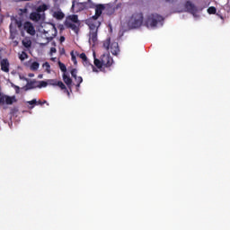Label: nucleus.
<instances>
[{"instance_id":"f257e3e1","label":"nucleus","mask_w":230,"mask_h":230,"mask_svg":"<svg viewBox=\"0 0 230 230\" xmlns=\"http://www.w3.org/2000/svg\"><path fill=\"white\" fill-rule=\"evenodd\" d=\"M93 64L98 71H103V67H111L114 64V59L111 57V54H102L100 58H96V54L93 53Z\"/></svg>"},{"instance_id":"f03ea898","label":"nucleus","mask_w":230,"mask_h":230,"mask_svg":"<svg viewBox=\"0 0 230 230\" xmlns=\"http://www.w3.org/2000/svg\"><path fill=\"white\" fill-rule=\"evenodd\" d=\"M64 25L66 28L72 30L76 35H78V31H80V20H78L77 14H70L66 16Z\"/></svg>"},{"instance_id":"7ed1b4c3","label":"nucleus","mask_w":230,"mask_h":230,"mask_svg":"<svg viewBox=\"0 0 230 230\" xmlns=\"http://www.w3.org/2000/svg\"><path fill=\"white\" fill-rule=\"evenodd\" d=\"M163 21H164V18L161 14L151 13L147 15L145 26L146 28H157V24L163 22Z\"/></svg>"},{"instance_id":"20e7f679","label":"nucleus","mask_w":230,"mask_h":230,"mask_svg":"<svg viewBox=\"0 0 230 230\" xmlns=\"http://www.w3.org/2000/svg\"><path fill=\"white\" fill-rule=\"evenodd\" d=\"M143 21V13H134L128 20V26L132 29L141 28Z\"/></svg>"},{"instance_id":"39448f33","label":"nucleus","mask_w":230,"mask_h":230,"mask_svg":"<svg viewBox=\"0 0 230 230\" xmlns=\"http://www.w3.org/2000/svg\"><path fill=\"white\" fill-rule=\"evenodd\" d=\"M103 48L104 49H106V51H109V49H111V55H114L115 57H118V55H119V45L116 41L111 42V37L107 38L103 41Z\"/></svg>"},{"instance_id":"423d86ee","label":"nucleus","mask_w":230,"mask_h":230,"mask_svg":"<svg viewBox=\"0 0 230 230\" xmlns=\"http://www.w3.org/2000/svg\"><path fill=\"white\" fill-rule=\"evenodd\" d=\"M48 10V5L47 4H42L40 5L37 9L36 12H32L30 14V19L31 21H33L34 22H39V21H44V13L41 14L40 13L46 12Z\"/></svg>"},{"instance_id":"0eeeda50","label":"nucleus","mask_w":230,"mask_h":230,"mask_svg":"<svg viewBox=\"0 0 230 230\" xmlns=\"http://www.w3.org/2000/svg\"><path fill=\"white\" fill-rule=\"evenodd\" d=\"M13 103H17V98L15 95L10 96L4 94L1 92L0 88V105L3 107L4 105H13Z\"/></svg>"},{"instance_id":"6e6552de","label":"nucleus","mask_w":230,"mask_h":230,"mask_svg":"<svg viewBox=\"0 0 230 230\" xmlns=\"http://www.w3.org/2000/svg\"><path fill=\"white\" fill-rule=\"evenodd\" d=\"M184 9H185V12H188L189 13H191L192 15H195V13H197V6H195V4H192L191 1H190V0L185 2Z\"/></svg>"},{"instance_id":"1a4fd4ad","label":"nucleus","mask_w":230,"mask_h":230,"mask_svg":"<svg viewBox=\"0 0 230 230\" xmlns=\"http://www.w3.org/2000/svg\"><path fill=\"white\" fill-rule=\"evenodd\" d=\"M72 12H75L78 13V12H84V4L83 2H76V0L72 1Z\"/></svg>"},{"instance_id":"9d476101","label":"nucleus","mask_w":230,"mask_h":230,"mask_svg":"<svg viewBox=\"0 0 230 230\" xmlns=\"http://www.w3.org/2000/svg\"><path fill=\"white\" fill-rule=\"evenodd\" d=\"M23 30L25 31H27V33L29 35H35L36 31H35V27L33 26V23H31V22H25L23 23Z\"/></svg>"},{"instance_id":"9b49d317","label":"nucleus","mask_w":230,"mask_h":230,"mask_svg":"<svg viewBox=\"0 0 230 230\" xmlns=\"http://www.w3.org/2000/svg\"><path fill=\"white\" fill-rule=\"evenodd\" d=\"M63 81L69 89L70 93H73V79L67 74H63Z\"/></svg>"},{"instance_id":"f8f14e48","label":"nucleus","mask_w":230,"mask_h":230,"mask_svg":"<svg viewBox=\"0 0 230 230\" xmlns=\"http://www.w3.org/2000/svg\"><path fill=\"white\" fill-rule=\"evenodd\" d=\"M27 103H28V105H30L29 106V109L31 111V109H33L34 107H35V105H40V106H42V105H44L45 103H48V102L47 101H37V99H32L31 101H29V102H27Z\"/></svg>"},{"instance_id":"ddd939ff","label":"nucleus","mask_w":230,"mask_h":230,"mask_svg":"<svg viewBox=\"0 0 230 230\" xmlns=\"http://www.w3.org/2000/svg\"><path fill=\"white\" fill-rule=\"evenodd\" d=\"M1 70L4 71V73H10V62L7 58H4L1 61Z\"/></svg>"},{"instance_id":"4468645a","label":"nucleus","mask_w":230,"mask_h":230,"mask_svg":"<svg viewBox=\"0 0 230 230\" xmlns=\"http://www.w3.org/2000/svg\"><path fill=\"white\" fill-rule=\"evenodd\" d=\"M49 31L51 32V33H53L51 36H49V35H48L47 36V43H44V44H42V46H46V44H48L49 42H51V40H53V39H55V37H57V29L55 28V27H53L51 30H49V31H44V33H45V35H46V33H49Z\"/></svg>"},{"instance_id":"2eb2a0df","label":"nucleus","mask_w":230,"mask_h":230,"mask_svg":"<svg viewBox=\"0 0 230 230\" xmlns=\"http://www.w3.org/2000/svg\"><path fill=\"white\" fill-rule=\"evenodd\" d=\"M97 41H98V32H89L90 44H93V46H94V44H96Z\"/></svg>"},{"instance_id":"dca6fc26","label":"nucleus","mask_w":230,"mask_h":230,"mask_svg":"<svg viewBox=\"0 0 230 230\" xmlns=\"http://www.w3.org/2000/svg\"><path fill=\"white\" fill-rule=\"evenodd\" d=\"M95 4L93 3V0H87L83 2V10H91L94 9Z\"/></svg>"},{"instance_id":"f3484780","label":"nucleus","mask_w":230,"mask_h":230,"mask_svg":"<svg viewBox=\"0 0 230 230\" xmlns=\"http://www.w3.org/2000/svg\"><path fill=\"white\" fill-rule=\"evenodd\" d=\"M84 67H91L93 73H100V70H98L96 66H94V65H93V64H91V62H89V58L86 59V61H84Z\"/></svg>"},{"instance_id":"a211bd4d","label":"nucleus","mask_w":230,"mask_h":230,"mask_svg":"<svg viewBox=\"0 0 230 230\" xmlns=\"http://www.w3.org/2000/svg\"><path fill=\"white\" fill-rule=\"evenodd\" d=\"M94 9H95V13H97V15L102 16V13H103V10H105V4H95Z\"/></svg>"},{"instance_id":"6ab92c4d","label":"nucleus","mask_w":230,"mask_h":230,"mask_svg":"<svg viewBox=\"0 0 230 230\" xmlns=\"http://www.w3.org/2000/svg\"><path fill=\"white\" fill-rule=\"evenodd\" d=\"M100 27V22H91L89 24L90 32H98V28Z\"/></svg>"},{"instance_id":"aec40b11","label":"nucleus","mask_w":230,"mask_h":230,"mask_svg":"<svg viewBox=\"0 0 230 230\" xmlns=\"http://www.w3.org/2000/svg\"><path fill=\"white\" fill-rule=\"evenodd\" d=\"M47 82L48 85H53V87H60L59 84H64L62 81H58L57 79H49Z\"/></svg>"},{"instance_id":"412c9836","label":"nucleus","mask_w":230,"mask_h":230,"mask_svg":"<svg viewBox=\"0 0 230 230\" xmlns=\"http://www.w3.org/2000/svg\"><path fill=\"white\" fill-rule=\"evenodd\" d=\"M53 17L55 19H57L58 21H62V19H64V17H66V14H64L62 13V11H57V12H54Z\"/></svg>"},{"instance_id":"4be33fe9","label":"nucleus","mask_w":230,"mask_h":230,"mask_svg":"<svg viewBox=\"0 0 230 230\" xmlns=\"http://www.w3.org/2000/svg\"><path fill=\"white\" fill-rule=\"evenodd\" d=\"M59 88L61 89V91H63L66 94H67L68 98L71 97V92H69V90H67V87L66 86V84L64 83H59Z\"/></svg>"},{"instance_id":"5701e85b","label":"nucleus","mask_w":230,"mask_h":230,"mask_svg":"<svg viewBox=\"0 0 230 230\" xmlns=\"http://www.w3.org/2000/svg\"><path fill=\"white\" fill-rule=\"evenodd\" d=\"M25 91H31V89H35V81H30L25 85Z\"/></svg>"},{"instance_id":"b1692460","label":"nucleus","mask_w":230,"mask_h":230,"mask_svg":"<svg viewBox=\"0 0 230 230\" xmlns=\"http://www.w3.org/2000/svg\"><path fill=\"white\" fill-rule=\"evenodd\" d=\"M22 46H24V48H26L27 49L31 48V40L30 39H24L22 41Z\"/></svg>"},{"instance_id":"393cba45","label":"nucleus","mask_w":230,"mask_h":230,"mask_svg":"<svg viewBox=\"0 0 230 230\" xmlns=\"http://www.w3.org/2000/svg\"><path fill=\"white\" fill-rule=\"evenodd\" d=\"M58 66H59V69L60 71H62L63 75L67 74V67L66 66V65L60 61H58Z\"/></svg>"},{"instance_id":"a878e982","label":"nucleus","mask_w":230,"mask_h":230,"mask_svg":"<svg viewBox=\"0 0 230 230\" xmlns=\"http://www.w3.org/2000/svg\"><path fill=\"white\" fill-rule=\"evenodd\" d=\"M40 66V65L39 64V62H37V61L32 62L30 66L31 71H37L39 69Z\"/></svg>"},{"instance_id":"bb28decb","label":"nucleus","mask_w":230,"mask_h":230,"mask_svg":"<svg viewBox=\"0 0 230 230\" xmlns=\"http://www.w3.org/2000/svg\"><path fill=\"white\" fill-rule=\"evenodd\" d=\"M208 13H209L210 15L217 13V8L215 6L208 7Z\"/></svg>"},{"instance_id":"cd10ccee","label":"nucleus","mask_w":230,"mask_h":230,"mask_svg":"<svg viewBox=\"0 0 230 230\" xmlns=\"http://www.w3.org/2000/svg\"><path fill=\"white\" fill-rule=\"evenodd\" d=\"M20 60H26L28 58V54L24 51L22 52V54L19 56Z\"/></svg>"},{"instance_id":"c85d7f7f","label":"nucleus","mask_w":230,"mask_h":230,"mask_svg":"<svg viewBox=\"0 0 230 230\" xmlns=\"http://www.w3.org/2000/svg\"><path fill=\"white\" fill-rule=\"evenodd\" d=\"M38 87L40 89H41V87H48V81H40V84L38 85Z\"/></svg>"},{"instance_id":"c756f323","label":"nucleus","mask_w":230,"mask_h":230,"mask_svg":"<svg viewBox=\"0 0 230 230\" xmlns=\"http://www.w3.org/2000/svg\"><path fill=\"white\" fill-rule=\"evenodd\" d=\"M78 73V70H76V68H73L71 71H70V74L72 75L73 78H76V75Z\"/></svg>"},{"instance_id":"7c9ffc66","label":"nucleus","mask_w":230,"mask_h":230,"mask_svg":"<svg viewBox=\"0 0 230 230\" xmlns=\"http://www.w3.org/2000/svg\"><path fill=\"white\" fill-rule=\"evenodd\" d=\"M15 24L18 26L19 30L22 28V21L15 19Z\"/></svg>"},{"instance_id":"2f4dec72","label":"nucleus","mask_w":230,"mask_h":230,"mask_svg":"<svg viewBox=\"0 0 230 230\" xmlns=\"http://www.w3.org/2000/svg\"><path fill=\"white\" fill-rule=\"evenodd\" d=\"M79 58H82L83 59V62H87V55H85V53H81L80 55H79Z\"/></svg>"},{"instance_id":"473e14b6","label":"nucleus","mask_w":230,"mask_h":230,"mask_svg":"<svg viewBox=\"0 0 230 230\" xmlns=\"http://www.w3.org/2000/svg\"><path fill=\"white\" fill-rule=\"evenodd\" d=\"M76 84H82V82H84V78H82V76H76V77H74Z\"/></svg>"},{"instance_id":"72a5a7b5","label":"nucleus","mask_w":230,"mask_h":230,"mask_svg":"<svg viewBox=\"0 0 230 230\" xmlns=\"http://www.w3.org/2000/svg\"><path fill=\"white\" fill-rule=\"evenodd\" d=\"M71 58H72V62L76 66V64H77L76 56H75V54L73 52H71Z\"/></svg>"},{"instance_id":"f704fd0d","label":"nucleus","mask_w":230,"mask_h":230,"mask_svg":"<svg viewBox=\"0 0 230 230\" xmlns=\"http://www.w3.org/2000/svg\"><path fill=\"white\" fill-rule=\"evenodd\" d=\"M43 67H46V69L48 70V69H50L51 66H49V62H45V63L43 64Z\"/></svg>"},{"instance_id":"c9c22d12","label":"nucleus","mask_w":230,"mask_h":230,"mask_svg":"<svg viewBox=\"0 0 230 230\" xmlns=\"http://www.w3.org/2000/svg\"><path fill=\"white\" fill-rule=\"evenodd\" d=\"M101 15H98L97 13L93 16V21H98V18H100Z\"/></svg>"},{"instance_id":"e433bc0d","label":"nucleus","mask_w":230,"mask_h":230,"mask_svg":"<svg viewBox=\"0 0 230 230\" xmlns=\"http://www.w3.org/2000/svg\"><path fill=\"white\" fill-rule=\"evenodd\" d=\"M22 13H28V8L20 9Z\"/></svg>"},{"instance_id":"4c0bfd02","label":"nucleus","mask_w":230,"mask_h":230,"mask_svg":"<svg viewBox=\"0 0 230 230\" xmlns=\"http://www.w3.org/2000/svg\"><path fill=\"white\" fill-rule=\"evenodd\" d=\"M50 53H51V55H53V53H57V49L55 47H52L50 49Z\"/></svg>"},{"instance_id":"58836bf2","label":"nucleus","mask_w":230,"mask_h":230,"mask_svg":"<svg viewBox=\"0 0 230 230\" xmlns=\"http://www.w3.org/2000/svg\"><path fill=\"white\" fill-rule=\"evenodd\" d=\"M59 40H60V42H64L66 40V37L61 36Z\"/></svg>"},{"instance_id":"ea45409f","label":"nucleus","mask_w":230,"mask_h":230,"mask_svg":"<svg viewBox=\"0 0 230 230\" xmlns=\"http://www.w3.org/2000/svg\"><path fill=\"white\" fill-rule=\"evenodd\" d=\"M14 89H15L16 93H19V89H20V87L17 86V85H14Z\"/></svg>"},{"instance_id":"a19ab883","label":"nucleus","mask_w":230,"mask_h":230,"mask_svg":"<svg viewBox=\"0 0 230 230\" xmlns=\"http://www.w3.org/2000/svg\"><path fill=\"white\" fill-rule=\"evenodd\" d=\"M177 0H165L166 3H175Z\"/></svg>"},{"instance_id":"79ce46f5","label":"nucleus","mask_w":230,"mask_h":230,"mask_svg":"<svg viewBox=\"0 0 230 230\" xmlns=\"http://www.w3.org/2000/svg\"><path fill=\"white\" fill-rule=\"evenodd\" d=\"M80 84H81V83H77V84H75V87H76L77 91H78V89H80Z\"/></svg>"},{"instance_id":"37998d69","label":"nucleus","mask_w":230,"mask_h":230,"mask_svg":"<svg viewBox=\"0 0 230 230\" xmlns=\"http://www.w3.org/2000/svg\"><path fill=\"white\" fill-rule=\"evenodd\" d=\"M15 111H17V109H16V108L12 109V110H11V112H12V113H13V112H15Z\"/></svg>"},{"instance_id":"c03bdc74","label":"nucleus","mask_w":230,"mask_h":230,"mask_svg":"<svg viewBox=\"0 0 230 230\" xmlns=\"http://www.w3.org/2000/svg\"><path fill=\"white\" fill-rule=\"evenodd\" d=\"M52 46H57V44L55 42H52Z\"/></svg>"},{"instance_id":"a18cd8bd","label":"nucleus","mask_w":230,"mask_h":230,"mask_svg":"<svg viewBox=\"0 0 230 230\" xmlns=\"http://www.w3.org/2000/svg\"><path fill=\"white\" fill-rule=\"evenodd\" d=\"M10 30H12V23L9 25Z\"/></svg>"},{"instance_id":"49530a36","label":"nucleus","mask_w":230,"mask_h":230,"mask_svg":"<svg viewBox=\"0 0 230 230\" xmlns=\"http://www.w3.org/2000/svg\"><path fill=\"white\" fill-rule=\"evenodd\" d=\"M64 51H65L64 49H63V50H61V53H64Z\"/></svg>"},{"instance_id":"de8ad7c7","label":"nucleus","mask_w":230,"mask_h":230,"mask_svg":"<svg viewBox=\"0 0 230 230\" xmlns=\"http://www.w3.org/2000/svg\"><path fill=\"white\" fill-rule=\"evenodd\" d=\"M64 51H65L64 49H63V50H61V53H64Z\"/></svg>"},{"instance_id":"09e8293b","label":"nucleus","mask_w":230,"mask_h":230,"mask_svg":"<svg viewBox=\"0 0 230 230\" xmlns=\"http://www.w3.org/2000/svg\"><path fill=\"white\" fill-rule=\"evenodd\" d=\"M24 80H27V82H28V78H24Z\"/></svg>"},{"instance_id":"8fccbe9b","label":"nucleus","mask_w":230,"mask_h":230,"mask_svg":"<svg viewBox=\"0 0 230 230\" xmlns=\"http://www.w3.org/2000/svg\"><path fill=\"white\" fill-rule=\"evenodd\" d=\"M30 76H33V75H30Z\"/></svg>"}]
</instances>
